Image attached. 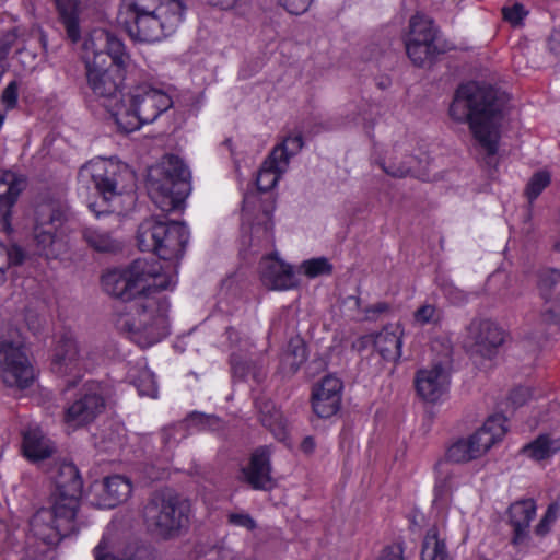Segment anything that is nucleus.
Masks as SVG:
<instances>
[{
	"mask_svg": "<svg viewBox=\"0 0 560 560\" xmlns=\"http://www.w3.org/2000/svg\"><path fill=\"white\" fill-rule=\"evenodd\" d=\"M402 335L399 325H389L376 335L364 336L360 342L362 346L373 345L384 360L395 362L401 355Z\"/></svg>",
	"mask_w": 560,
	"mask_h": 560,
	"instance_id": "a878e982",
	"label": "nucleus"
},
{
	"mask_svg": "<svg viewBox=\"0 0 560 560\" xmlns=\"http://www.w3.org/2000/svg\"><path fill=\"white\" fill-rule=\"evenodd\" d=\"M278 2L289 13L299 15L307 11L312 0H278Z\"/></svg>",
	"mask_w": 560,
	"mask_h": 560,
	"instance_id": "603ef678",
	"label": "nucleus"
},
{
	"mask_svg": "<svg viewBox=\"0 0 560 560\" xmlns=\"http://www.w3.org/2000/svg\"><path fill=\"white\" fill-rule=\"evenodd\" d=\"M10 214H11V208H9L5 205H1L0 203V223L2 225H7L8 224V220H9Z\"/></svg>",
	"mask_w": 560,
	"mask_h": 560,
	"instance_id": "e2e57ef3",
	"label": "nucleus"
},
{
	"mask_svg": "<svg viewBox=\"0 0 560 560\" xmlns=\"http://www.w3.org/2000/svg\"><path fill=\"white\" fill-rule=\"evenodd\" d=\"M22 452L30 462L37 464L51 457L56 446L39 428L34 427L23 432Z\"/></svg>",
	"mask_w": 560,
	"mask_h": 560,
	"instance_id": "bb28decb",
	"label": "nucleus"
},
{
	"mask_svg": "<svg viewBox=\"0 0 560 560\" xmlns=\"http://www.w3.org/2000/svg\"><path fill=\"white\" fill-rule=\"evenodd\" d=\"M231 364L232 370L235 375L245 378L249 375V370L247 368V362L243 361V358L237 353H232L231 355Z\"/></svg>",
	"mask_w": 560,
	"mask_h": 560,
	"instance_id": "6e6d98bb",
	"label": "nucleus"
},
{
	"mask_svg": "<svg viewBox=\"0 0 560 560\" xmlns=\"http://www.w3.org/2000/svg\"><path fill=\"white\" fill-rule=\"evenodd\" d=\"M435 497L438 500L444 501L448 499L453 490L457 487L455 475L450 468L447 462H439L435 466Z\"/></svg>",
	"mask_w": 560,
	"mask_h": 560,
	"instance_id": "e433bc0d",
	"label": "nucleus"
},
{
	"mask_svg": "<svg viewBox=\"0 0 560 560\" xmlns=\"http://www.w3.org/2000/svg\"><path fill=\"white\" fill-rule=\"evenodd\" d=\"M301 271L308 278H316L324 275H330L332 266L325 257H317L304 260L300 266Z\"/></svg>",
	"mask_w": 560,
	"mask_h": 560,
	"instance_id": "ea45409f",
	"label": "nucleus"
},
{
	"mask_svg": "<svg viewBox=\"0 0 560 560\" xmlns=\"http://www.w3.org/2000/svg\"><path fill=\"white\" fill-rule=\"evenodd\" d=\"M172 97L164 91L148 84L133 88L126 94V106L114 119L122 132H132L143 124L153 122L172 107Z\"/></svg>",
	"mask_w": 560,
	"mask_h": 560,
	"instance_id": "6e6552de",
	"label": "nucleus"
},
{
	"mask_svg": "<svg viewBox=\"0 0 560 560\" xmlns=\"http://www.w3.org/2000/svg\"><path fill=\"white\" fill-rule=\"evenodd\" d=\"M560 451V439H553L548 434H541L533 442L525 445L523 454L534 460H544Z\"/></svg>",
	"mask_w": 560,
	"mask_h": 560,
	"instance_id": "7c9ffc66",
	"label": "nucleus"
},
{
	"mask_svg": "<svg viewBox=\"0 0 560 560\" xmlns=\"http://www.w3.org/2000/svg\"><path fill=\"white\" fill-rule=\"evenodd\" d=\"M127 15L124 25L129 36L139 42L153 43L172 34L183 21L182 0H122Z\"/></svg>",
	"mask_w": 560,
	"mask_h": 560,
	"instance_id": "7ed1b4c3",
	"label": "nucleus"
},
{
	"mask_svg": "<svg viewBox=\"0 0 560 560\" xmlns=\"http://www.w3.org/2000/svg\"><path fill=\"white\" fill-rule=\"evenodd\" d=\"M559 510L560 508L557 503H552L548 506L545 515L535 527V533L537 535L544 536L550 530L551 524L558 518Z\"/></svg>",
	"mask_w": 560,
	"mask_h": 560,
	"instance_id": "49530a36",
	"label": "nucleus"
},
{
	"mask_svg": "<svg viewBox=\"0 0 560 560\" xmlns=\"http://www.w3.org/2000/svg\"><path fill=\"white\" fill-rule=\"evenodd\" d=\"M243 0H206V2L212 7L221 10L236 9Z\"/></svg>",
	"mask_w": 560,
	"mask_h": 560,
	"instance_id": "4d7b16f0",
	"label": "nucleus"
},
{
	"mask_svg": "<svg viewBox=\"0 0 560 560\" xmlns=\"http://www.w3.org/2000/svg\"><path fill=\"white\" fill-rule=\"evenodd\" d=\"M25 188L23 177L13 172H0V203L12 208Z\"/></svg>",
	"mask_w": 560,
	"mask_h": 560,
	"instance_id": "2f4dec72",
	"label": "nucleus"
},
{
	"mask_svg": "<svg viewBox=\"0 0 560 560\" xmlns=\"http://www.w3.org/2000/svg\"><path fill=\"white\" fill-rule=\"evenodd\" d=\"M415 383L417 393L422 399L435 402L448 390L450 371L442 363L434 364L419 370Z\"/></svg>",
	"mask_w": 560,
	"mask_h": 560,
	"instance_id": "6ab92c4d",
	"label": "nucleus"
},
{
	"mask_svg": "<svg viewBox=\"0 0 560 560\" xmlns=\"http://www.w3.org/2000/svg\"><path fill=\"white\" fill-rule=\"evenodd\" d=\"M341 381L332 375L325 376L320 383L314 386L312 392L313 411L319 418H330L340 408Z\"/></svg>",
	"mask_w": 560,
	"mask_h": 560,
	"instance_id": "4be33fe9",
	"label": "nucleus"
},
{
	"mask_svg": "<svg viewBox=\"0 0 560 560\" xmlns=\"http://www.w3.org/2000/svg\"><path fill=\"white\" fill-rule=\"evenodd\" d=\"M61 225V214L50 207H45L37 212L33 231L34 240L40 252L46 256H55L57 254L54 246L59 244L58 231Z\"/></svg>",
	"mask_w": 560,
	"mask_h": 560,
	"instance_id": "412c9836",
	"label": "nucleus"
},
{
	"mask_svg": "<svg viewBox=\"0 0 560 560\" xmlns=\"http://www.w3.org/2000/svg\"><path fill=\"white\" fill-rule=\"evenodd\" d=\"M122 175L132 177L126 165L97 158L84 164L78 174L80 189L89 192L92 188L96 199L88 201L89 209L100 218L103 214L124 211V194L118 191Z\"/></svg>",
	"mask_w": 560,
	"mask_h": 560,
	"instance_id": "39448f33",
	"label": "nucleus"
},
{
	"mask_svg": "<svg viewBox=\"0 0 560 560\" xmlns=\"http://www.w3.org/2000/svg\"><path fill=\"white\" fill-rule=\"evenodd\" d=\"M126 197L129 199V202L132 203L133 196L131 194H127Z\"/></svg>",
	"mask_w": 560,
	"mask_h": 560,
	"instance_id": "338daca9",
	"label": "nucleus"
},
{
	"mask_svg": "<svg viewBox=\"0 0 560 560\" xmlns=\"http://www.w3.org/2000/svg\"><path fill=\"white\" fill-rule=\"evenodd\" d=\"M244 480L255 490H270L276 482L271 477L270 450L258 447L250 456L248 466L242 469Z\"/></svg>",
	"mask_w": 560,
	"mask_h": 560,
	"instance_id": "393cba45",
	"label": "nucleus"
},
{
	"mask_svg": "<svg viewBox=\"0 0 560 560\" xmlns=\"http://www.w3.org/2000/svg\"><path fill=\"white\" fill-rule=\"evenodd\" d=\"M388 310V305L384 302L376 303L375 305L366 308L365 314L368 318H372L373 316L370 315V313H373V315H377L381 313H384Z\"/></svg>",
	"mask_w": 560,
	"mask_h": 560,
	"instance_id": "680f3d73",
	"label": "nucleus"
},
{
	"mask_svg": "<svg viewBox=\"0 0 560 560\" xmlns=\"http://www.w3.org/2000/svg\"><path fill=\"white\" fill-rule=\"evenodd\" d=\"M59 13V19L63 24L68 37L72 42L80 38L79 26V1L78 0H55Z\"/></svg>",
	"mask_w": 560,
	"mask_h": 560,
	"instance_id": "c756f323",
	"label": "nucleus"
},
{
	"mask_svg": "<svg viewBox=\"0 0 560 560\" xmlns=\"http://www.w3.org/2000/svg\"><path fill=\"white\" fill-rule=\"evenodd\" d=\"M280 161L269 154L262 162L256 177V184L259 190L268 191L273 188L280 177L287 172L288 167H280Z\"/></svg>",
	"mask_w": 560,
	"mask_h": 560,
	"instance_id": "473e14b6",
	"label": "nucleus"
},
{
	"mask_svg": "<svg viewBox=\"0 0 560 560\" xmlns=\"http://www.w3.org/2000/svg\"><path fill=\"white\" fill-rule=\"evenodd\" d=\"M261 376V373L253 372V378L256 381H259Z\"/></svg>",
	"mask_w": 560,
	"mask_h": 560,
	"instance_id": "69168bd1",
	"label": "nucleus"
},
{
	"mask_svg": "<svg viewBox=\"0 0 560 560\" xmlns=\"http://www.w3.org/2000/svg\"><path fill=\"white\" fill-rule=\"evenodd\" d=\"M84 241L95 250L114 252L119 248V243L114 240L107 232L97 228L89 226L82 232Z\"/></svg>",
	"mask_w": 560,
	"mask_h": 560,
	"instance_id": "4c0bfd02",
	"label": "nucleus"
},
{
	"mask_svg": "<svg viewBox=\"0 0 560 560\" xmlns=\"http://www.w3.org/2000/svg\"><path fill=\"white\" fill-rule=\"evenodd\" d=\"M189 172L175 155H166L148 173V191L151 200L163 212L182 207L189 191Z\"/></svg>",
	"mask_w": 560,
	"mask_h": 560,
	"instance_id": "423d86ee",
	"label": "nucleus"
},
{
	"mask_svg": "<svg viewBox=\"0 0 560 560\" xmlns=\"http://www.w3.org/2000/svg\"><path fill=\"white\" fill-rule=\"evenodd\" d=\"M378 560H404V548L401 544L395 542L386 546L382 550Z\"/></svg>",
	"mask_w": 560,
	"mask_h": 560,
	"instance_id": "864d4df0",
	"label": "nucleus"
},
{
	"mask_svg": "<svg viewBox=\"0 0 560 560\" xmlns=\"http://www.w3.org/2000/svg\"><path fill=\"white\" fill-rule=\"evenodd\" d=\"M86 85L92 95L115 119L126 106L122 93L125 68L129 55L115 34L104 28L93 30L83 43Z\"/></svg>",
	"mask_w": 560,
	"mask_h": 560,
	"instance_id": "f257e3e1",
	"label": "nucleus"
},
{
	"mask_svg": "<svg viewBox=\"0 0 560 560\" xmlns=\"http://www.w3.org/2000/svg\"><path fill=\"white\" fill-rule=\"evenodd\" d=\"M63 509H56V502H51L50 509H40L31 520V528L36 537L46 544H55L61 537L68 536L75 529L74 518L71 515L63 520Z\"/></svg>",
	"mask_w": 560,
	"mask_h": 560,
	"instance_id": "f3484780",
	"label": "nucleus"
},
{
	"mask_svg": "<svg viewBox=\"0 0 560 560\" xmlns=\"http://www.w3.org/2000/svg\"><path fill=\"white\" fill-rule=\"evenodd\" d=\"M302 147L303 138L301 135L288 136L269 154L280 161V167L283 170V167H289L291 156L295 155Z\"/></svg>",
	"mask_w": 560,
	"mask_h": 560,
	"instance_id": "58836bf2",
	"label": "nucleus"
},
{
	"mask_svg": "<svg viewBox=\"0 0 560 560\" xmlns=\"http://www.w3.org/2000/svg\"><path fill=\"white\" fill-rule=\"evenodd\" d=\"M190 503L171 492L155 493L143 509L148 528L168 538L178 534L189 523Z\"/></svg>",
	"mask_w": 560,
	"mask_h": 560,
	"instance_id": "1a4fd4ad",
	"label": "nucleus"
},
{
	"mask_svg": "<svg viewBox=\"0 0 560 560\" xmlns=\"http://www.w3.org/2000/svg\"><path fill=\"white\" fill-rule=\"evenodd\" d=\"M186 428H187V425L184 422L165 427L162 431L163 443L166 446L172 447L180 439H184L186 436Z\"/></svg>",
	"mask_w": 560,
	"mask_h": 560,
	"instance_id": "a18cd8bd",
	"label": "nucleus"
},
{
	"mask_svg": "<svg viewBox=\"0 0 560 560\" xmlns=\"http://www.w3.org/2000/svg\"><path fill=\"white\" fill-rule=\"evenodd\" d=\"M103 290L110 296L129 303L135 299L127 268L107 270L101 279Z\"/></svg>",
	"mask_w": 560,
	"mask_h": 560,
	"instance_id": "c85d7f7f",
	"label": "nucleus"
},
{
	"mask_svg": "<svg viewBox=\"0 0 560 560\" xmlns=\"http://www.w3.org/2000/svg\"><path fill=\"white\" fill-rule=\"evenodd\" d=\"M50 478L54 483L51 502H56L57 511L63 509V520L77 515L82 490V480L77 467L72 463L59 462L51 470Z\"/></svg>",
	"mask_w": 560,
	"mask_h": 560,
	"instance_id": "4468645a",
	"label": "nucleus"
},
{
	"mask_svg": "<svg viewBox=\"0 0 560 560\" xmlns=\"http://www.w3.org/2000/svg\"><path fill=\"white\" fill-rule=\"evenodd\" d=\"M467 337L476 352L481 355H490L503 343L504 331L490 319L477 318L469 324Z\"/></svg>",
	"mask_w": 560,
	"mask_h": 560,
	"instance_id": "b1692460",
	"label": "nucleus"
},
{
	"mask_svg": "<svg viewBox=\"0 0 560 560\" xmlns=\"http://www.w3.org/2000/svg\"><path fill=\"white\" fill-rule=\"evenodd\" d=\"M103 541L105 542V548L101 552L102 557H106L107 559H117V560H143L141 557V555H143V551H140V555H137L135 558L126 557V556L119 557V556H114V555L107 553L106 550L108 549V542L105 538H103L97 545H100Z\"/></svg>",
	"mask_w": 560,
	"mask_h": 560,
	"instance_id": "bf43d9fd",
	"label": "nucleus"
},
{
	"mask_svg": "<svg viewBox=\"0 0 560 560\" xmlns=\"http://www.w3.org/2000/svg\"><path fill=\"white\" fill-rule=\"evenodd\" d=\"M555 248L560 252V241L555 244Z\"/></svg>",
	"mask_w": 560,
	"mask_h": 560,
	"instance_id": "774afa93",
	"label": "nucleus"
},
{
	"mask_svg": "<svg viewBox=\"0 0 560 560\" xmlns=\"http://www.w3.org/2000/svg\"><path fill=\"white\" fill-rule=\"evenodd\" d=\"M502 106L491 86L469 82L457 89L450 115L456 121H468L478 144L488 155H494L500 139Z\"/></svg>",
	"mask_w": 560,
	"mask_h": 560,
	"instance_id": "f03ea898",
	"label": "nucleus"
},
{
	"mask_svg": "<svg viewBox=\"0 0 560 560\" xmlns=\"http://www.w3.org/2000/svg\"><path fill=\"white\" fill-rule=\"evenodd\" d=\"M506 432L505 418L489 417L486 422L467 438L454 442L446 452V459L452 463H468L482 457Z\"/></svg>",
	"mask_w": 560,
	"mask_h": 560,
	"instance_id": "9b49d317",
	"label": "nucleus"
},
{
	"mask_svg": "<svg viewBox=\"0 0 560 560\" xmlns=\"http://www.w3.org/2000/svg\"><path fill=\"white\" fill-rule=\"evenodd\" d=\"M139 395L155 398L158 395V386L154 375L149 370L140 371L137 378L133 381Z\"/></svg>",
	"mask_w": 560,
	"mask_h": 560,
	"instance_id": "37998d69",
	"label": "nucleus"
},
{
	"mask_svg": "<svg viewBox=\"0 0 560 560\" xmlns=\"http://www.w3.org/2000/svg\"><path fill=\"white\" fill-rule=\"evenodd\" d=\"M104 387L97 382H88L79 397L68 407L65 415L67 424L78 428L88 424L104 410Z\"/></svg>",
	"mask_w": 560,
	"mask_h": 560,
	"instance_id": "dca6fc26",
	"label": "nucleus"
},
{
	"mask_svg": "<svg viewBox=\"0 0 560 560\" xmlns=\"http://www.w3.org/2000/svg\"><path fill=\"white\" fill-rule=\"evenodd\" d=\"M92 489L95 505L102 509H113L128 500L132 486L126 477L114 475L94 482Z\"/></svg>",
	"mask_w": 560,
	"mask_h": 560,
	"instance_id": "5701e85b",
	"label": "nucleus"
},
{
	"mask_svg": "<svg viewBox=\"0 0 560 560\" xmlns=\"http://www.w3.org/2000/svg\"><path fill=\"white\" fill-rule=\"evenodd\" d=\"M542 421L560 422V402L555 401L550 405L548 415L542 418Z\"/></svg>",
	"mask_w": 560,
	"mask_h": 560,
	"instance_id": "13d9d810",
	"label": "nucleus"
},
{
	"mask_svg": "<svg viewBox=\"0 0 560 560\" xmlns=\"http://www.w3.org/2000/svg\"><path fill=\"white\" fill-rule=\"evenodd\" d=\"M548 47L555 54H560V31H555L548 39Z\"/></svg>",
	"mask_w": 560,
	"mask_h": 560,
	"instance_id": "052dcab7",
	"label": "nucleus"
},
{
	"mask_svg": "<svg viewBox=\"0 0 560 560\" xmlns=\"http://www.w3.org/2000/svg\"><path fill=\"white\" fill-rule=\"evenodd\" d=\"M228 521L231 525L254 530L257 526L256 521L246 512H232L228 515Z\"/></svg>",
	"mask_w": 560,
	"mask_h": 560,
	"instance_id": "09e8293b",
	"label": "nucleus"
},
{
	"mask_svg": "<svg viewBox=\"0 0 560 560\" xmlns=\"http://www.w3.org/2000/svg\"><path fill=\"white\" fill-rule=\"evenodd\" d=\"M503 18L505 21L510 22L512 25L521 24L522 20L526 15V11L524 7L520 3H515L510 8H503L502 10Z\"/></svg>",
	"mask_w": 560,
	"mask_h": 560,
	"instance_id": "3c124183",
	"label": "nucleus"
},
{
	"mask_svg": "<svg viewBox=\"0 0 560 560\" xmlns=\"http://www.w3.org/2000/svg\"><path fill=\"white\" fill-rule=\"evenodd\" d=\"M533 393L528 387H517L510 394V401L512 405L518 407L524 405Z\"/></svg>",
	"mask_w": 560,
	"mask_h": 560,
	"instance_id": "5fc2aeb1",
	"label": "nucleus"
},
{
	"mask_svg": "<svg viewBox=\"0 0 560 560\" xmlns=\"http://www.w3.org/2000/svg\"><path fill=\"white\" fill-rule=\"evenodd\" d=\"M413 163V156L405 155L402 152L393 150L386 153L384 159L380 162V166L389 176L405 177L411 173Z\"/></svg>",
	"mask_w": 560,
	"mask_h": 560,
	"instance_id": "72a5a7b5",
	"label": "nucleus"
},
{
	"mask_svg": "<svg viewBox=\"0 0 560 560\" xmlns=\"http://www.w3.org/2000/svg\"><path fill=\"white\" fill-rule=\"evenodd\" d=\"M435 40L436 30L432 21L424 15H413L409 22L405 45L407 55L415 66L424 67L440 52Z\"/></svg>",
	"mask_w": 560,
	"mask_h": 560,
	"instance_id": "2eb2a0df",
	"label": "nucleus"
},
{
	"mask_svg": "<svg viewBox=\"0 0 560 560\" xmlns=\"http://www.w3.org/2000/svg\"><path fill=\"white\" fill-rule=\"evenodd\" d=\"M442 313L433 304L425 303L418 307L413 313V325L425 326L430 324H436L441 320Z\"/></svg>",
	"mask_w": 560,
	"mask_h": 560,
	"instance_id": "a19ab883",
	"label": "nucleus"
},
{
	"mask_svg": "<svg viewBox=\"0 0 560 560\" xmlns=\"http://www.w3.org/2000/svg\"><path fill=\"white\" fill-rule=\"evenodd\" d=\"M187 228L176 221H161L152 217L143 220L137 232L138 247L154 253L163 260L175 261L183 257L188 243Z\"/></svg>",
	"mask_w": 560,
	"mask_h": 560,
	"instance_id": "0eeeda50",
	"label": "nucleus"
},
{
	"mask_svg": "<svg viewBox=\"0 0 560 560\" xmlns=\"http://www.w3.org/2000/svg\"><path fill=\"white\" fill-rule=\"evenodd\" d=\"M302 450L305 453H311L315 448V442L314 439L311 436H306L302 442Z\"/></svg>",
	"mask_w": 560,
	"mask_h": 560,
	"instance_id": "0e129e2a",
	"label": "nucleus"
},
{
	"mask_svg": "<svg viewBox=\"0 0 560 560\" xmlns=\"http://www.w3.org/2000/svg\"><path fill=\"white\" fill-rule=\"evenodd\" d=\"M537 505L533 499L514 502L509 510L511 524L514 528V544H521L528 534L530 522L536 515Z\"/></svg>",
	"mask_w": 560,
	"mask_h": 560,
	"instance_id": "cd10ccee",
	"label": "nucleus"
},
{
	"mask_svg": "<svg viewBox=\"0 0 560 560\" xmlns=\"http://www.w3.org/2000/svg\"><path fill=\"white\" fill-rule=\"evenodd\" d=\"M94 366L93 354L80 346L71 334L62 335L54 349L51 370L60 376H71L69 385H75L82 374Z\"/></svg>",
	"mask_w": 560,
	"mask_h": 560,
	"instance_id": "ddd939ff",
	"label": "nucleus"
},
{
	"mask_svg": "<svg viewBox=\"0 0 560 560\" xmlns=\"http://www.w3.org/2000/svg\"><path fill=\"white\" fill-rule=\"evenodd\" d=\"M0 377L10 387L26 388L35 378L24 340L16 329L0 330Z\"/></svg>",
	"mask_w": 560,
	"mask_h": 560,
	"instance_id": "9d476101",
	"label": "nucleus"
},
{
	"mask_svg": "<svg viewBox=\"0 0 560 560\" xmlns=\"http://www.w3.org/2000/svg\"><path fill=\"white\" fill-rule=\"evenodd\" d=\"M170 303L164 296H140L117 311V328L141 347H150L168 335Z\"/></svg>",
	"mask_w": 560,
	"mask_h": 560,
	"instance_id": "20e7f679",
	"label": "nucleus"
},
{
	"mask_svg": "<svg viewBox=\"0 0 560 560\" xmlns=\"http://www.w3.org/2000/svg\"><path fill=\"white\" fill-rule=\"evenodd\" d=\"M24 252L18 247H7L0 242V279L11 265H19L24 260Z\"/></svg>",
	"mask_w": 560,
	"mask_h": 560,
	"instance_id": "79ce46f5",
	"label": "nucleus"
},
{
	"mask_svg": "<svg viewBox=\"0 0 560 560\" xmlns=\"http://www.w3.org/2000/svg\"><path fill=\"white\" fill-rule=\"evenodd\" d=\"M259 277L261 283L270 290H290L298 285L292 266L276 254L265 256L260 260Z\"/></svg>",
	"mask_w": 560,
	"mask_h": 560,
	"instance_id": "aec40b11",
	"label": "nucleus"
},
{
	"mask_svg": "<svg viewBox=\"0 0 560 560\" xmlns=\"http://www.w3.org/2000/svg\"><path fill=\"white\" fill-rule=\"evenodd\" d=\"M261 423L269 428L278 439H282L284 436V427L281 415L278 411H275L271 416L264 415L261 417Z\"/></svg>",
	"mask_w": 560,
	"mask_h": 560,
	"instance_id": "8fccbe9b",
	"label": "nucleus"
},
{
	"mask_svg": "<svg viewBox=\"0 0 560 560\" xmlns=\"http://www.w3.org/2000/svg\"><path fill=\"white\" fill-rule=\"evenodd\" d=\"M306 360V347L300 339L289 342L288 349L280 359V372L283 375L294 374Z\"/></svg>",
	"mask_w": 560,
	"mask_h": 560,
	"instance_id": "f704fd0d",
	"label": "nucleus"
},
{
	"mask_svg": "<svg viewBox=\"0 0 560 560\" xmlns=\"http://www.w3.org/2000/svg\"><path fill=\"white\" fill-rule=\"evenodd\" d=\"M19 100V83L11 81L3 89L1 93V103L5 107V110H11L16 107Z\"/></svg>",
	"mask_w": 560,
	"mask_h": 560,
	"instance_id": "de8ad7c7",
	"label": "nucleus"
},
{
	"mask_svg": "<svg viewBox=\"0 0 560 560\" xmlns=\"http://www.w3.org/2000/svg\"><path fill=\"white\" fill-rule=\"evenodd\" d=\"M536 289L541 300L540 317L546 324L560 323V270L542 268L536 272Z\"/></svg>",
	"mask_w": 560,
	"mask_h": 560,
	"instance_id": "a211bd4d",
	"label": "nucleus"
},
{
	"mask_svg": "<svg viewBox=\"0 0 560 560\" xmlns=\"http://www.w3.org/2000/svg\"><path fill=\"white\" fill-rule=\"evenodd\" d=\"M549 184L550 175L548 172L535 173L529 179L525 190L529 202H533Z\"/></svg>",
	"mask_w": 560,
	"mask_h": 560,
	"instance_id": "c03bdc74",
	"label": "nucleus"
},
{
	"mask_svg": "<svg viewBox=\"0 0 560 560\" xmlns=\"http://www.w3.org/2000/svg\"><path fill=\"white\" fill-rule=\"evenodd\" d=\"M126 268L135 299L160 296V291L172 290L177 282L176 275L165 271L161 262L153 258L136 259Z\"/></svg>",
	"mask_w": 560,
	"mask_h": 560,
	"instance_id": "f8f14e48",
	"label": "nucleus"
},
{
	"mask_svg": "<svg viewBox=\"0 0 560 560\" xmlns=\"http://www.w3.org/2000/svg\"><path fill=\"white\" fill-rule=\"evenodd\" d=\"M421 560H451L446 552L444 538L436 527H431L423 539Z\"/></svg>",
	"mask_w": 560,
	"mask_h": 560,
	"instance_id": "c9c22d12",
	"label": "nucleus"
}]
</instances>
